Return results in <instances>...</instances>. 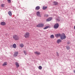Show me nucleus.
Masks as SVG:
<instances>
[{"label":"nucleus","mask_w":75,"mask_h":75,"mask_svg":"<svg viewBox=\"0 0 75 75\" xmlns=\"http://www.w3.org/2000/svg\"><path fill=\"white\" fill-rule=\"evenodd\" d=\"M24 37L25 38H28L30 37V33L29 32L26 33L24 35Z\"/></svg>","instance_id":"nucleus-1"},{"label":"nucleus","mask_w":75,"mask_h":75,"mask_svg":"<svg viewBox=\"0 0 75 75\" xmlns=\"http://www.w3.org/2000/svg\"><path fill=\"white\" fill-rule=\"evenodd\" d=\"M13 39L16 41L17 40H19V37L17 35H15L13 36Z\"/></svg>","instance_id":"nucleus-2"},{"label":"nucleus","mask_w":75,"mask_h":75,"mask_svg":"<svg viewBox=\"0 0 75 75\" xmlns=\"http://www.w3.org/2000/svg\"><path fill=\"white\" fill-rule=\"evenodd\" d=\"M60 38L61 40H64L66 38V36L64 33L62 34L60 36Z\"/></svg>","instance_id":"nucleus-3"},{"label":"nucleus","mask_w":75,"mask_h":75,"mask_svg":"<svg viewBox=\"0 0 75 75\" xmlns=\"http://www.w3.org/2000/svg\"><path fill=\"white\" fill-rule=\"evenodd\" d=\"M44 24L40 23L39 24L37 25L36 27H44Z\"/></svg>","instance_id":"nucleus-4"},{"label":"nucleus","mask_w":75,"mask_h":75,"mask_svg":"<svg viewBox=\"0 0 75 75\" xmlns=\"http://www.w3.org/2000/svg\"><path fill=\"white\" fill-rule=\"evenodd\" d=\"M59 27V24L58 23H56L54 25V28H58Z\"/></svg>","instance_id":"nucleus-5"},{"label":"nucleus","mask_w":75,"mask_h":75,"mask_svg":"<svg viewBox=\"0 0 75 75\" xmlns=\"http://www.w3.org/2000/svg\"><path fill=\"white\" fill-rule=\"evenodd\" d=\"M18 54V52H15L13 54L14 57H17Z\"/></svg>","instance_id":"nucleus-6"},{"label":"nucleus","mask_w":75,"mask_h":75,"mask_svg":"<svg viewBox=\"0 0 75 75\" xmlns=\"http://www.w3.org/2000/svg\"><path fill=\"white\" fill-rule=\"evenodd\" d=\"M36 15L38 16V17H41V15H40V12L38 11L36 13Z\"/></svg>","instance_id":"nucleus-7"},{"label":"nucleus","mask_w":75,"mask_h":75,"mask_svg":"<svg viewBox=\"0 0 75 75\" xmlns=\"http://www.w3.org/2000/svg\"><path fill=\"white\" fill-rule=\"evenodd\" d=\"M1 25H6V23L4 22H2L1 23Z\"/></svg>","instance_id":"nucleus-8"},{"label":"nucleus","mask_w":75,"mask_h":75,"mask_svg":"<svg viewBox=\"0 0 75 75\" xmlns=\"http://www.w3.org/2000/svg\"><path fill=\"white\" fill-rule=\"evenodd\" d=\"M62 42V40L60 39H58L57 41V42L58 44H59V42Z\"/></svg>","instance_id":"nucleus-9"},{"label":"nucleus","mask_w":75,"mask_h":75,"mask_svg":"<svg viewBox=\"0 0 75 75\" xmlns=\"http://www.w3.org/2000/svg\"><path fill=\"white\" fill-rule=\"evenodd\" d=\"M34 53L35 54H37V55H40V54H41L40 52H34Z\"/></svg>","instance_id":"nucleus-10"},{"label":"nucleus","mask_w":75,"mask_h":75,"mask_svg":"<svg viewBox=\"0 0 75 75\" xmlns=\"http://www.w3.org/2000/svg\"><path fill=\"white\" fill-rule=\"evenodd\" d=\"M15 65L16 66L17 68H18V67H19V64L17 62H16Z\"/></svg>","instance_id":"nucleus-11"},{"label":"nucleus","mask_w":75,"mask_h":75,"mask_svg":"<svg viewBox=\"0 0 75 75\" xmlns=\"http://www.w3.org/2000/svg\"><path fill=\"white\" fill-rule=\"evenodd\" d=\"M40 9V7L39 6H37L35 8V10H38Z\"/></svg>","instance_id":"nucleus-12"},{"label":"nucleus","mask_w":75,"mask_h":75,"mask_svg":"<svg viewBox=\"0 0 75 75\" xmlns=\"http://www.w3.org/2000/svg\"><path fill=\"white\" fill-rule=\"evenodd\" d=\"M52 20V18H49L47 20V21H51Z\"/></svg>","instance_id":"nucleus-13"},{"label":"nucleus","mask_w":75,"mask_h":75,"mask_svg":"<svg viewBox=\"0 0 75 75\" xmlns=\"http://www.w3.org/2000/svg\"><path fill=\"white\" fill-rule=\"evenodd\" d=\"M55 36L56 37H61V34H56Z\"/></svg>","instance_id":"nucleus-14"},{"label":"nucleus","mask_w":75,"mask_h":75,"mask_svg":"<svg viewBox=\"0 0 75 75\" xmlns=\"http://www.w3.org/2000/svg\"><path fill=\"white\" fill-rule=\"evenodd\" d=\"M53 3L54 4V5H58V2H57L56 1L53 2Z\"/></svg>","instance_id":"nucleus-15"},{"label":"nucleus","mask_w":75,"mask_h":75,"mask_svg":"<svg viewBox=\"0 0 75 75\" xmlns=\"http://www.w3.org/2000/svg\"><path fill=\"white\" fill-rule=\"evenodd\" d=\"M8 14L10 16H11L12 14H11V11H9L8 12Z\"/></svg>","instance_id":"nucleus-16"},{"label":"nucleus","mask_w":75,"mask_h":75,"mask_svg":"<svg viewBox=\"0 0 75 75\" xmlns=\"http://www.w3.org/2000/svg\"><path fill=\"white\" fill-rule=\"evenodd\" d=\"M7 62H6L4 63V64H2L3 66H5V65H7Z\"/></svg>","instance_id":"nucleus-17"},{"label":"nucleus","mask_w":75,"mask_h":75,"mask_svg":"<svg viewBox=\"0 0 75 75\" xmlns=\"http://www.w3.org/2000/svg\"><path fill=\"white\" fill-rule=\"evenodd\" d=\"M13 47L14 48H16L17 46L16 45V44H14L13 45Z\"/></svg>","instance_id":"nucleus-18"},{"label":"nucleus","mask_w":75,"mask_h":75,"mask_svg":"<svg viewBox=\"0 0 75 75\" xmlns=\"http://www.w3.org/2000/svg\"><path fill=\"white\" fill-rule=\"evenodd\" d=\"M43 10H45V9H47V6H43L42 8Z\"/></svg>","instance_id":"nucleus-19"},{"label":"nucleus","mask_w":75,"mask_h":75,"mask_svg":"<svg viewBox=\"0 0 75 75\" xmlns=\"http://www.w3.org/2000/svg\"><path fill=\"white\" fill-rule=\"evenodd\" d=\"M50 27V26H47L45 27V28H44V30H46V29H47L48 28H49Z\"/></svg>","instance_id":"nucleus-20"},{"label":"nucleus","mask_w":75,"mask_h":75,"mask_svg":"<svg viewBox=\"0 0 75 75\" xmlns=\"http://www.w3.org/2000/svg\"><path fill=\"white\" fill-rule=\"evenodd\" d=\"M66 48L67 50H69L70 49V47L69 46H66Z\"/></svg>","instance_id":"nucleus-21"},{"label":"nucleus","mask_w":75,"mask_h":75,"mask_svg":"<svg viewBox=\"0 0 75 75\" xmlns=\"http://www.w3.org/2000/svg\"><path fill=\"white\" fill-rule=\"evenodd\" d=\"M50 38H54V35H51L50 36Z\"/></svg>","instance_id":"nucleus-22"},{"label":"nucleus","mask_w":75,"mask_h":75,"mask_svg":"<svg viewBox=\"0 0 75 75\" xmlns=\"http://www.w3.org/2000/svg\"><path fill=\"white\" fill-rule=\"evenodd\" d=\"M20 46L21 47H23L24 45H23V44H20Z\"/></svg>","instance_id":"nucleus-23"},{"label":"nucleus","mask_w":75,"mask_h":75,"mask_svg":"<svg viewBox=\"0 0 75 75\" xmlns=\"http://www.w3.org/2000/svg\"><path fill=\"white\" fill-rule=\"evenodd\" d=\"M38 68L39 69L41 70L42 69V67L41 66H40Z\"/></svg>","instance_id":"nucleus-24"},{"label":"nucleus","mask_w":75,"mask_h":75,"mask_svg":"<svg viewBox=\"0 0 75 75\" xmlns=\"http://www.w3.org/2000/svg\"><path fill=\"white\" fill-rule=\"evenodd\" d=\"M23 52L24 53V54L25 55H27V53L26 52H25V51H23Z\"/></svg>","instance_id":"nucleus-25"},{"label":"nucleus","mask_w":75,"mask_h":75,"mask_svg":"<svg viewBox=\"0 0 75 75\" xmlns=\"http://www.w3.org/2000/svg\"><path fill=\"white\" fill-rule=\"evenodd\" d=\"M4 6V4H2L1 5V7H3Z\"/></svg>","instance_id":"nucleus-26"},{"label":"nucleus","mask_w":75,"mask_h":75,"mask_svg":"<svg viewBox=\"0 0 75 75\" xmlns=\"http://www.w3.org/2000/svg\"><path fill=\"white\" fill-rule=\"evenodd\" d=\"M8 1H9V3H10L11 2V0H7Z\"/></svg>","instance_id":"nucleus-27"},{"label":"nucleus","mask_w":75,"mask_h":75,"mask_svg":"<svg viewBox=\"0 0 75 75\" xmlns=\"http://www.w3.org/2000/svg\"><path fill=\"white\" fill-rule=\"evenodd\" d=\"M57 55L58 56V55H59V54L58 53V52H57Z\"/></svg>","instance_id":"nucleus-28"},{"label":"nucleus","mask_w":75,"mask_h":75,"mask_svg":"<svg viewBox=\"0 0 75 75\" xmlns=\"http://www.w3.org/2000/svg\"><path fill=\"white\" fill-rule=\"evenodd\" d=\"M45 16H46V17H48V15H45Z\"/></svg>","instance_id":"nucleus-29"},{"label":"nucleus","mask_w":75,"mask_h":75,"mask_svg":"<svg viewBox=\"0 0 75 75\" xmlns=\"http://www.w3.org/2000/svg\"><path fill=\"white\" fill-rule=\"evenodd\" d=\"M67 44H70V42H67Z\"/></svg>","instance_id":"nucleus-30"},{"label":"nucleus","mask_w":75,"mask_h":75,"mask_svg":"<svg viewBox=\"0 0 75 75\" xmlns=\"http://www.w3.org/2000/svg\"><path fill=\"white\" fill-rule=\"evenodd\" d=\"M74 72L75 73V70H74Z\"/></svg>","instance_id":"nucleus-31"},{"label":"nucleus","mask_w":75,"mask_h":75,"mask_svg":"<svg viewBox=\"0 0 75 75\" xmlns=\"http://www.w3.org/2000/svg\"><path fill=\"white\" fill-rule=\"evenodd\" d=\"M57 21H59V20H58V19H57Z\"/></svg>","instance_id":"nucleus-32"}]
</instances>
